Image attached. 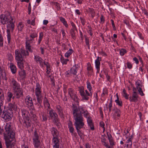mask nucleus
<instances>
[{"label":"nucleus","mask_w":148,"mask_h":148,"mask_svg":"<svg viewBox=\"0 0 148 148\" xmlns=\"http://www.w3.org/2000/svg\"><path fill=\"white\" fill-rule=\"evenodd\" d=\"M15 59L16 61L18 66L21 69L19 71V74L20 76L25 77V72L24 70H22L24 67V63L23 58L29 56L28 51L21 49L19 51L18 49L15 50Z\"/></svg>","instance_id":"f257e3e1"},{"label":"nucleus","mask_w":148,"mask_h":148,"mask_svg":"<svg viewBox=\"0 0 148 148\" xmlns=\"http://www.w3.org/2000/svg\"><path fill=\"white\" fill-rule=\"evenodd\" d=\"M3 134L6 147L11 145V142L14 138L15 132L10 124L8 123L5 127Z\"/></svg>","instance_id":"f03ea898"},{"label":"nucleus","mask_w":148,"mask_h":148,"mask_svg":"<svg viewBox=\"0 0 148 148\" xmlns=\"http://www.w3.org/2000/svg\"><path fill=\"white\" fill-rule=\"evenodd\" d=\"M15 22V20L14 17H12L8 23L7 25V39L8 44L10 43L11 39V35L10 34V30L13 32L14 29V23Z\"/></svg>","instance_id":"7ed1b4c3"},{"label":"nucleus","mask_w":148,"mask_h":148,"mask_svg":"<svg viewBox=\"0 0 148 148\" xmlns=\"http://www.w3.org/2000/svg\"><path fill=\"white\" fill-rule=\"evenodd\" d=\"M36 87L35 94L36 96L38 103L39 104L40 106H41V104L42 103L43 97L41 95L40 91L41 88L39 83H36Z\"/></svg>","instance_id":"20e7f679"},{"label":"nucleus","mask_w":148,"mask_h":148,"mask_svg":"<svg viewBox=\"0 0 148 148\" xmlns=\"http://www.w3.org/2000/svg\"><path fill=\"white\" fill-rule=\"evenodd\" d=\"M79 105L78 106V111L79 113H77V115H76L75 119V121L78 122H83L84 119L82 116V114L84 112L87 110H85L82 106H79Z\"/></svg>","instance_id":"39448f33"},{"label":"nucleus","mask_w":148,"mask_h":148,"mask_svg":"<svg viewBox=\"0 0 148 148\" xmlns=\"http://www.w3.org/2000/svg\"><path fill=\"white\" fill-rule=\"evenodd\" d=\"M1 117L6 121H10L12 116V112L10 110H4L2 112Z\"/></svg>","instance_id":"423d86ee"},{"label":"nucleus","mask_w":148,"mask_h":148,"mask_svg":"<svg viewBox=\"0 0 148 148\" xmlns=\"http://www.w3.org/2000/svg\"><path fill=\"white\" fill-rule=\"evenodd\" d=\"M84 125L83 122H81L80 121H75L74 123V125L77 130V132L78 135L80 137L82 135V133L79 130L83 127Z\"/></svg>","instance_id":"0eeeda50"},{"label":"nucleus","mask_w":148,"mask_h":148,"mask_svg":"<svg viewBox=\"0 0 148 148\" xmlns=\"http://www.w3.org/2000/svg\"><path fill=\"white\" fill-rule=\"evenodd\" d=\"M49 118L51 119H53V122L56 125H58L59 123V119L58 118V114L53 111V110L49 111Z\"/></svg>","instance_id":"6e6552de"},{"label":"nucleus","mask_w":148,"mask_h":148,"mask_svg":"<svg viewBox=\"0 0 148 148\" xmlns=\"http://www.w3.org/2000/svg\"><path fill=\"white\" fill-rule=\"evenodd\" d=\"M12 17L10 15L7 16L5 14H2L0 15V23L3 25L7 24L9 21Z\"/></svg>","instance_id":"1a4fd4ad"},{"label":"nucleus","mask_w":148,"mask_h":148,"mask_svg":"<svg viewBox=\"0 0 148 148\" xmlns=\"http://www.w3.org/2000/svg\"><path fill=\"white\" fill-rule=\"evenodd\" d=\"M34 144L35 148H41L39 136L36 131L34 132V136L33 137Z\"/></svg>","instance_id":"9d476101"},{"label":"nucleus","mask_w":148,"mask_h":148,"mask_svg":"<svg viewBox=\"0 0 148 148\" xmlns=\"http://www.w3.org/2000/svg\"><path fill=\"white\" fill-rule=\"evenodd\" d=\"M68 93L71 97L75 102H77V105H78L79 104V99L77 98L76 95L74 93L73 89L72 88H69L68 89Z\"/></svg>","instance_id":"9b49d317"},{"label":"nucleus","mask_w":148,"mask_h":148,"mask_svg":"<svg viewBox=\"0 0 148 148\" xmlns=\"http://www.w3.org/2000/svg\"><path fill=\"white\" fill-rule=\"evenodd\" d=\"M13 91L14 96L17 99H19L23 95V90L20 87L13 90Z\"/></svg>","instance_id":"f8f14e48"},{"label":"nucleus","mask_w":148,"mask_h":148,"mask_svg":"<svg viewBox=\"0 0 148 148\" xmlns=\"http://www.w3.org/2000/svg\"><path fill=\"white\" fill-rule=\"evenodd\" d=\"M10 83L11 87L12 88L13 90L20 87L19 84L13 78L10 80Z\"/></svg>","instance_id":"ddd939ff"},{"label":"nucleus","mask_w":148,"mask_h":148,"mask_svg":"<svg viewBox=\"0 0 148 148\" xmlns=\"http://www.w3.org/2000/svg\"><path fill=\"white\" fill-rule=\"evenodd\" d=\"M78 91L80 95L82 97V99L87 100L89 99V97H87L84 95V89L83 86L78 87Z\"/></svg>","instance_id":"4468645a"},{"label":"nucleus","mask_w":148,"mask_h":148,"mask_svg":"<svg viewBox=\"0 0 148 148\" xmlns=\"http://www.w3.org/2000/svg\"><path fill=\"white\" fill-rule=\"evenodd\" d=\"M138 97L137 92L132 93V96L129 97V100L130 102H136L138 101Z\"/></svg>","instance_id":"2eb2a0df"},{"label":"nucleus","mask_w":148,"mask_h":148,"mask_svg":"<svg viewBox=\"0 0 148 148\" xmlns=\"http://www.w3.org/2000/svg\"><path fill=\"white\" fill-rule=\"evenodd\" d=\"M52 142L53 144V148H59V141L58 138L53 137L52 139Z\"/></svg>","instance_id":"dca6fc26"},{"label":"nucleus","mask_w":148,"mask_h":148,"mask_svg":"<svg viewBox=\"0 0 148 148\" xmlns=\"http://www.w3.org/2000/svg\"><path fill=\"white\" fill-rule=\"evenodd\" d=\"M26 104L30 107L32 106L33 104L32 98L29 95L27 96L25 99Z\"/></svg>","instance_id":"f3484780"},{"label":"nucleus","mask_w":148,"mask_h":148,"mask_svg":"<svg viewBox=\"0 0 148 148\" xmlns=\"http://www.w3.org/2000/svg\"><path fill=\"white\" fill-rule=\"evenodd\" d=\"M23 124L25 127L27 128L30 127L31 124V121L29 119V118L23 119Z\"/></svg>","instance_id":"a211bd4d"},{"label":"nucleus","mask_w":148,"mask_h":148,"mask_svg":"<svg viewBox=\"0 0 148 148\" xmlns=\"http://www.w3.org/2000/svg\"><path fill=\"white\" fill-rule=\"evenodd\" d=\"M72 110L73 111V115L74 120H75L76 115H77V113L78 111V107L75 104H72Z\"/></svg>","instance_id":"6ab92c4d"},{"label":"nucleus","mask_w":148,"mask_h":148,"mask_svg":"<svg viewBox=\"0 0 148 148\" xmlns=\"http://www.w3.org/2000/svg\"><path fill=\"white\" fill-rule=\"evenodd\" d=\"M21 112L23 119L29 118V114L28 111L25 109H22L21 110Z\"/></svg>","instance_id":"aec40b11"},{"label":"nucleus","mask_w":148,"mask_h":148,"mask_svg":"<svg viewBox=\"0 0 148 148\" xmlns=\"http://www.w3.org/2000/svg\"><path fill=\"white\" fill-rule=\"evenodd\" d=\"M56 108L57 110L58 114L62 118H64V114L63 112V108L61 107L60 106H57L56 107Z\"/></svg>","instance_id":"412c9836"},{"label":"nucleus","mask_w":148,"mask_h":148,"mask_svg":"<svg viewBox=\"0 0 148 148\" xmlns=\"http://www.w3.org/2000/svg\"><path fill=\"white\" fill-rule=\"evenodd\" d=\"M30 42H28L27 41H26V42L25 48H26V50H25V51H28V52H28V51H29L31 53H32L33 52V49H32L33 48H32L31 46L30 45ZM21 49L25 50V49H23V48H21L20 49V50H19V49H18V50H19V51H20Z\"/></svg>","instance_id":"4be33fe9"},{"label":"nucleus","mask_w":148,"mask_h":148,"mask_svg":"<svg viewBox=\"0 0 148 148\" xmlns=\"http://www.w3.org/2000/svg\"><path fill=\"white\" fill-rule=\"evenodd\" d=\"M0 74L1 75V77H2V79L5 80H6L7 79V78L6 76V73L5 71L3 70V69L0 66Z\"/></svg>","instance_id":"5701e85b"},{"label":"nucleus","mask_w":148,"mask_h":148,"mask_svg":"<svg viewBox=\"0 0 148 148\" xmlns=\"http://www.w3.org/2000/svg\"><path fill=\"white\" fill-rule=\"evenodd\" d=\"M52 134L53 136V137L58 138V133L56 129L54 127H53L51 129Z\"/></svg>","instance_id":"b1692460"},{"label":"nucleus","mask_w":148,"mask_h":148,"mask_svg":"<svg viewBox=\"0 0 148 148\" xmlns=\"http://www.w3.org/2000/svg\"><path fill=\"white\" fill-rule=\"evenodd\" d=\"M95 66L97 69V73H99L100 70V62L99 57H98L97 59L95 60Z\"/></svg>","instance_id":"393cba45"},{"label":"nucleus","mask_w":148,"mask_h":148,"mask_svg":"<svg viewBox=\"0 0 148 148\" xmlns=\"http://www.w3.org/2000/svg\"><path fill=\"white\" fill-rule=\"evenodd\" d=\"M107 135L108 136V139L109 140L110 146H113L114 145V141L112 136L110 133L107 132Z\"/></svg>","instance_id":"a878e982"},{"label":"nucleus","mask_w":148,"mask_h":148,"mask_svg":"<svg viewBox=\"0 0 148 148\" xmlns=\"http://www.w3.org/2000/svg\"><path fill=\"white\" fill-rule=\"evenodd\" d=\"M77 68L76 66V65L75 64L73 66V67L71 69L70 71L71 73L73 74L74 75H76L77 70Z\"/></svg>","instance_id":"bb28decb"},{"label":"nucleus","mask_w":148,"mask_h":148,"mask_svg":"<svg viewBox=\"0 0 148 148\" xmlns=\"http://www.w3.org/2000/svg\"><path fill=\"white\" fill-rule=\"evenodd\" d=\"M37 34L36 33H33L30 34V37L31 38L29 40H27L28 42H30L34 40V38L37 37Z\"/></svg>","instance_id":"cd10ccee"},{"label":"nucleus","mask_w":148,"mask_h":148,"mask_svg":"<svg viewBox=\"0 0 148 148\" xmlns=\"http://www.w3.org/2000/svg\"><path fill=\"white\" fill-rule=\"evenodd\" d=\"M10 67L12 73L13 74L15 73L16 71V68L15 66L13 64L11 63Z\"/></svg>","instance_id":"c85d7f7f"},{"label":"nucleus","mask_w":148,"mask_h":148,"mask_svg":"<svg viewBox=\"0 0 148 148\" xmlns=\"http://www.w3.org/2000/svg\"><path fill=\"white\" fill-rule=\"evenodd\" d=\"M24 25L21 23L20 22L18 23L17 26V28L18 31H21L24 27Z\"/></svg>","instance_id":"c756f323"},{"label":"nucleus","mask_w":148,"mask_h":148,"mask_svg":"<svg viewBox=\"0 0 148 148\" xmlns=\"http://www.w3.org/2000/svg\"><path fill=\"white\" fill-rule=\"evenodd\" d=\"M34 60L36 62H39L40 64H41L42 62V58L39 56H34Z\"/></svg>","instance_id":"7c9ffc66"},{"label":"nucleus","mask_w":148,"mask_h":148,"mask_svg":"<svg viewBox=\"0 0 148 148\" xmlns=\"http://www.w3.org/2000/svg\"><path fill=\"white\" fill-rule=\"evenodd\" d=\"M60 20L66 27H68V25L67 24L66 21L64 18L60 17Z\"/></svg>","instance_id":"2f4dec72"},{"label":"nucleus","mask_w":148,"mask_h":148,"mask_svg":"<svg viewBox=\"0 0 148 148\" xmlns=\"http://www.w3.org/2000/svg\"><path fill=\"white\" fill-rule=\"evenodd\" d=\"M75 30H76L74 29H71L70 31V34L72 38L74 39H75Z\"/></svg>","instance_id":"473e14b6"},{"label":"nucleus","mask_w":148,"mask_h":148,"mask_svg":"<svg viewBox=\"0 0 148 148\" xmlns=\"http://www.w3.org/2000/svg\"><path fill=\"white\" fill-rule=\"evenodd\" d=\"M120 111L119 109H116L115 110V112L114 114V115L116 118V117H117V118L119 117L120 116Z\"/></svg>","instance_id":"72a5a7b5"},{"label":"nucleus","mask_w":148,"mask_h":148,"mask_svg":"<svg viewBox=\"0 0 148 148\" xmlns=\"http://www.w3.org/2000/svg\"><path fill=\"white\" fill-rule=\"evenodd\" d=\"M15 107L16 105L14 104L10 103L8 105L9 109L8 110H10L12 111V110H14L15 109Z\"/></svg>","instance_id":"f704fd0d"},{"label":"nucleus","mask_w":148,"mask_h":148,"mask_svg":"<svg viewBox=\"0 0 148 148\" xmlns=\"http://www.w3.org/2000/svg\"><path fill=\"white\" fill-rule=\"evenodd\" d=\"M73 50L72 49H69L65 54V57H68L73 53Z\"/></svg>","instance_id":"c9c22d12"},{"label":"nucleus","mask_w":148,"mask_h":148,"mask_svg":"<svg viewBox=\"0 0 148 148\" xmlns=\"http://www.w3.org/2000/svg\"><path fill=\"white\" fill-rule=\"evenodd\" d=\"M7 96L8 97V101H10L11 100V98L12 97V96H13V94L12 92H8L7 93Z\"/></svg>","instance_id":"e433bc0d"},{"label":"nucleus","mask_w":148,"mask_h":148,"mask_svg":"<svg viewBox=\"0 0 148 148\" xmlns=\"http://www.w3.org/2000/svg\"><path fill=\"white\" fill-rule=\"evenodd\" d=\"M69 61L68 59H64L63 57L61 58V61L63 64H66Z\"/></svg>","instance_id":"4c0bfd02"},{"label":"nucleus","mask_w":148,"mask_h":148,"mask_svg":"<svg viewBox=\"0 0 148 148\" xmlns=\"http://www.w3.org/2000/svg\"><path fill=\"white\" fill-rule=\"evenodd\" d=\"M4 99V96L3 93L0 95V103L2 104V103H3V101Z\"/></svg>","instance_id":"58836bf2"},{"label":"nucleus","mask_w":148,"mask_h":148,"mask_svg":"<svg viewBox=\"0 0 148 148\" xmlns=\"http://www.w3.org/2000/svg\"><path fill=\"white\" fill-rule=\"evenodd\" d=\"M127 52L126 50L124 49H121L120 51V54L121 56H123Z\"/></svg>","instance_id":"ea45409f"},{"label":"nucleus","mask_w":148,"mask_h":148,"mask_svg":"<svg viewBox=\"0 0 148 148\" xmlns=\"http://www.w3.org/2000/svg\"><path fill=\"white\" fill-rule=\"evenodd\" d=\"M43 34L42 32H41L40 33L39 36V39L38 40V44H39L40 43L42 40V39L43 38Z\"/></svg>","instance_id":"a19ab883"},{"label":"nucleus","mask_w":148,"mask_h":148,"mask_svg":"<svg viewBox=\"0 0 148 148\" xmlns=\"http://www.w3.org/2000/svg\"><path fill=\"white\" fill-rule=\"evenodd\" d=\"M7 56L8 57V59L9 60L11 61L12 60L13 58L12 55L11 53H8L7 54Z\"/></svg>","instance_id":"79ce46f5"},{"label":"nucleus","mask_w":148,"mask_h":148,"mask_svg":"<svg viewBox=\"0 0 148 148\" xmlns=\"http://www.w3.org/2000/svg\"><path fill=\"white\" fill-rule=\"evenodd\" d=\"M88 33L91 36H92V28L89 26H88Z\"/></svg>","instance_id":"37998d69"},{"label":"nucleus","mask_w":148,"mask_h":148,"mask_svg":"<svg viewBox=\"0 0 148 148\" xmlns=\"http://www.w3.org/2000/svg\"><path fill=\"white\" fill-rule=\"evenodd\" d=\"M3 45V37L1 34H0V47H2Z\"/></svg>","instance_id":"c03bdc74"},{"label":"nucleus","mask_w":148,"mask_h":148,"mask_svg":"<svg viewBox=\"0 0 148 148\" xmlns=\"http://www.w3.org/2000/svg\"><path fill=\"white\" fill-rule=\"evenodd\" d=\"M138 92H139L141 96H143L145 95V94L143 92L141 88H139V89H138Z\"/></svg>","instance_id":"a18cd8bd"},{"label":"nucleus","mask_w":148,"mask_h":148,"mask_svg":"<svg viewBox=\"0 0 148 148\" xmlns=\"http://www.w3.org/2000/svg\"><path fill=\"white\" fill-rule=\"evenodd\" d=\"M135 84L136 86V88L137 89H139V88H141L142 86L140 85V83L138 82H136Z\"/></svg>","instance_id":"49530a36"},{"label":"nucleus","mask_w":148,"mask_h":148,"mask_svg":"<svg viewBox=\"0 0 148 148\" xmlns=\"http://www.w3.org/2000/svg\"><path fill=\"white\" fill-rule=\"evenodd\" d=\"M83 114H84V117H85L86 118H88V116H90L89 115V114L87 110L85 112H84Z\"/></svg>","instance_id":"de8ad7c7"},{"label":"nucleus","mask_w":148,"mask_h":148,"mask_svg":"<svg viewBox=\"0 0 148 148\" xmlns=\"http://www.w3.org/2000/svg\"><path fill=\"white\" fill-rule=\"evenodd\" d=\"M44 104H46L47 105H49V106L50 105L48 99L46 97H45L44 99Z\"/></svg>","instance_id":"09e8293b"},{"label":"nucleus","mask_w":148,"mask_h":148,"mask_svg":"<svg viewBox=\"0 0 148 148\" xmlns=\"http://www.w3.org/2000/svg\"><path fill=\"white\" fill-rule=\"evenodd\" d=\"M115 102L119 106H122V102L121 101H120L119 99H116L115 100Z\"/></svg>","instance_id":"8fccbe9b"},{"label":"nucleus","mask_w":148,"mask_h":148,"mask_svg":"<svg viewBox=\"0 0 148 148\" xmlns=\"http://www.w3.org/2000/svg\"><path fill=\"white\" fill-rule=\"evenodd\" d=\"M85 42L86 45L88 46V49H89V40L86 37H85Z\"/></svg>","instance_id":"3c124183"},{"label":"nucleus","mask_w":148,"mask_h":148,"mask_svg":"<svg viewBox=\"0 0 148 148\" xmlns=\"http://www.w3.org/2000/svg\"><path fill=\"white\" fill-rule=\"evenodd\" d=\"M126 64L127 66V67L129 69H131L132 68V65L131 64V63L130 62H127Z\"/></svg>","instance_id":"603ef678"},{"label":"nucleus","mask_w":148,"mask_h":148,"mask_svg":"<svg viewBox=\"0 0 148 148\" xmlns=\"http://www.w3.org/2000/svg\"><path fill=\"white\" fill-rule=\"evenodd\" d=\"M87 88L89 91H91L92 89V87L90 82L87 83Z\"/></svg>","instance_id":"864d4df0"},{"label":"nucleus","mask_w":148,"mask_h":148,"mask_svg":"<svg viewBox=\"0 0 148 148\" xmlns=\"http://www.w3.org/2000/svg\"><path fill=\"white\" fill-rule=\"evenodd\" d=\"M31 116L32 117L34 121H35L37 119L36 116L35 114H33L32 112L31 113Z\"/></svg>","instance_id":"5fc2aeb1"},{"label":"nucleus","mask_w":148,"mask_h":148,"mask_svg":"<svg viewBox=\"0 0 148 148\" xmlns=\"http://www.w3.org/2000/svg\"><path fill=\"white\" fill-rule=\"evenodd\" d=\"M71 26L72 27V28L71 29H75L76 30V31H77V28L74 23L73 22H71Z\"/></svg>","instance_id":"6e6d98bb"},{"label":"nucleus","mask_w":148,"mask_h":148,"mask_svg":"<svg viewBox=\"0 0 148 148\" xmlns=\"http://www.w3.org/2000/svg\"><path fill=\"white\" fill-rule=\"evenodd\" d=\"M80 20H81V22L83 25H85L86 23V21L85 19H84L82 17L80 18Z\"/></svg>","instance_id":"4d7b16f0"},{"label":"nucleus","mask_w":148,"mask_h":148,"mask_svg":"<svg viewBox=\"0 0 148 148\" xmlns=\"http://www.w3.org/2000/svg\"><path fill=\"white\" fill-rule=\"evenodd\" d=\"M88 124L90 126V129L92 130H94V126L93 125V124L92 122L91 123H88Z\"/></svg>","instance_id":"13d9d810"},{"label":"nucleus","mask_w":148,"mask_h":148,"mask_svg":"<svg viewBox=\"0 0 148 148\" xmlns=\"http://www.w3.org/2000/svg\"><path fill=\"white\" fill-rule=\"evenodd\" d=\"M101 22L102 23H104V17L102 15L100 18Z\"/></svg>","instance_id":"bf43d9fd"},{"label":"nucleus","mask_w":148,"mask_h":148,"mask_svg":"<svg viewBox=\"0 0 148 148\" xmlns=\"http://www.w3.org/2000/svg\"><path fill=\"white\" fill-rule=\"evenodd\" d=\"M87 122L88 124L92 122V120L91 119L90 116H88L87 118Z\"/></svg>","instance_id":"052dcab7"},{"label":"nucleus","mask_w":148,"mask_h":148,"mask_svg":"<svg viewBox=\"0 0 148 148\" xmlns=\"http://www.w3.org/2000/svg\"><path fill=\"white\" fill-rule=\"evenodd\" d=\"M42 119H43V121H46L47 120V116L46 114H44L42 116Z\"/></svg>","instance_id":"680f3d73"},{"label":"nucleus","mask_w":148,"mask_h":148,"mask_svg":"<svg viewBox=\"0 0 148 148\" xmlns=\"http://www.w3.org/2000/svg\"><path fill=\"white\" fill-rule=\"evenodd\" d=\"M69 128L70 132L72 134H73L74 131V128L73 127Z\"/></svg>","instance_id":"e2e57ef3"},{"label":"nucleus","mask_w":148,"mask_h":148,"mask_svg":"<svg viewBox=\"0 0 148 148\" xmlns=\"http://www.w3.org/2000/svg\"><path fill=\"white\" fill-rule=\"evenodd\" d=\"M68 126L69 128L73 127L72 122L71 121H69L68 123Z\"/></svg>","instance_id":"0e129e2a"},{"label":"nucleus","mask_w":148,"mask_h":148,"mask_svg":"<svg viewBox=\"0 0 148 148\" xmlns=\"http://www.w3.org/2000/svg\"><path fill=\"white\" fill-rule=\"evenodd\" d=\"M85 92L86 93H84V95L85 96H86L87 97H88V96L90 95V94L87 90H85Z\"/></svg>","instance_id":"69168bd1"},{"label":"nucleus","mask_w":148,"mask_h":148,"mask_svg":"<svg viewBox=\"0 0 148 148\" xmlns=\"http://www.w3.org/2000/svg\"><path fill=\"white\" fill-rule=\"evenodd\" d=\"M100 126L104 128V123L103 121H101L100 123Z\"/></svg>","instance_id":"338daca9"},{"label":"nucleus","mask_w":148,"mask_h":148,"mask_svg":"<svg viewBox=\"0 0 148 148\" xmlns=\"http://www.w3.org/2000/svg\"><path fill=\"white\" fill-rule=\"evenodd\" d=\"M86 148H90L91 146L88 143H87L85 144Z\"/></svg>","instance_id":"774afa93"}]
</instances>
